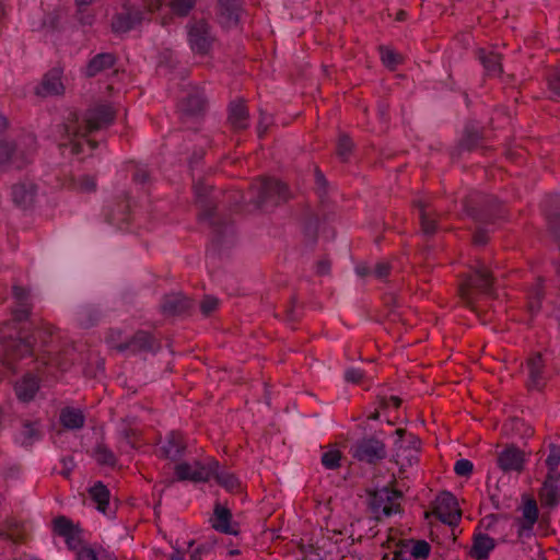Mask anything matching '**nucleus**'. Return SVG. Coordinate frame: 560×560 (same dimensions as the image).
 Wrapping results in <instances>:
<instances>
[{"label": "nucleus", "instance_id": "62", "mask_svg": "<svg viewBox=\"0 0 560 560\" xmlns=\"http://www.w3.org/2000/svg\"><path fill=\"white\" fill-rule=\"evenodd\" d=\"M202 212H201V219L202 220H211L213 217V208H208L207 205H202Z\"/></svg>", "mask_w": 560, "mask_h": 560}, {"label": "nucleus", "instance_id": "9", "mask_svg": "<svg viewBox=\"0 0 560 560\" xmlns=\"http://www.w3.org/2000/svg\"><path fill=\"white\" fill-rule=\"evenodd\" d=\"M352 456L361 462L374 464L386 456V448L382 441L368 438L358 441L351 448Z\"/></svg>", "mask_w": 560, "mask_h": 560}, {"label": "nucleus", "instance_id": "64", "mask_svg": "<svg viewBox=\"0 0 560 560\" xmlns=\"http://www.w3.org/2000/svg\"><path fill=\"white\" fill-rule=\"evenodd\" d=\"M170 560H185V558L183 553H180L178 550H175Z\"/></svg>", "mask_w": 560, "mask_h": 560}, {"label": "nucleus", "instance_id": "60", "mask_svg": "<svg viewBox=\"0 0 560 560\" xmlns=\"http://www.w3.org/2000/svg\"><path fill=\"white\" fill-rule=\"evenodd\" d=\"M269 122H270L269 117L262 116L260 118V121L257 127L259 137H262V135L267 131V127H268Z\"/></svg>", "mask_w": 560, "mask_h": 560}, {"label": "nucleus", "instance_id": "20", "mask_svg": "<svg viewBox=\"0 0 560 560\" xmlns=\"http://www.w3.org/2000/svg\"><path fill=\"white\" fill-rule=\"evenodd\" d=\"M143 3L151 12L164 10L166 13L185 15L194 7L195 0H143Z\"/></svg>", "mask_w": 560, "mask_h": 560}, {"label": "nucleus", "instance_id": "2", "mask_svg": "<svg viewBox=\"0 0 560 560\" xmlns=\"http://www.w3.org/2000/svg\"><path fill=\"white\" fill-rule=\"evenodd\" d=\"M36 150V139L32 135L18 141L0 140V167L22 168L28 164Z\"/></svg>", "mask_w": 560, "mask_h": 560}, {"label": "nucleus", "instance_id": "39", "mask_svg": "<svg viewBox=\"0 0 560 560\" xmlns=\"http://www.w3.org/2000/svg\"><path fill=\"white\" fill-rule=\"evenodd\" d=\"M548 467V474H559L557 468L560 464V445L549 444V454L545 460Z\"/></svg>", "mask_w": 560, "mask_h": 560}, {"label": "nucleus", "instance_id": "4", "mask_svg": "<svg viewBox=\"0 0 560 560\" xmlns=\"http://www.w3.org/2000/svg\"><path fill=\"white\" fill-rule=\"evenodd\" d=\"M217 468L218 462L214 459H208L205 463L199 460L182 462L175 466L174 472L179 481L206 482L212 478Z\"/></svg>", "mask_w": 560, "mask_h": 560}, {"label": "nucleus", "instance_id": "22", "mask_svg": "<svg viewBox=\"0 0 560 560\" xmlns=\"http://www.w3.org/2000/svg\"><path fill=\"white\" fill-rule=\"evenodd\" d=\"M205 108L206 98L203 93L198 89H192L184 95L178 103V109L187 116L199 115Z\"/></svg>", "mask_w": 560, "mask_h": 560}, {"label": "nucleus", "instance_id": "32", "mask_svg": "<svg viewBox=\"0 0 560 560\" xmlns=\"http://www.w3.org/2000/svg\"><path fill=\"white\" fill-rule=\"evenodd\" d=\"M416 206L419 209L421 229L423 233L433 234L436 231L434 211L423 200H417Z\"/></svg>", "mask_w": 560, "mask_h": 560}, {"label": "nucleus", "instance_id": "37", "mask_svg": "<svg viewBox=\"0 0 560 560\" xmlns=\"http://www.w3.org/2000/svg\"><path fill=\"white\" fill-rule=\"evenodd\" d=\"M341 457V452L331 447L322 454V464L326 469H336L340 466Z\"/></svg>", "mask_w": 560, "mask_h": 560}, {"label": "nucleus", "instance_id": "19", "mask_svg": "<svg viewBox=\"0 0 560 560\" xmlns=\"http://www.w3.org/2000/svg\"><path fill=\"white\" fill-rule=\"evenodd\" d=\"M211 524L212 527L220 533L229 535L238 534V525L232 521V513L230 509L219 502L214 505Z\"/></svg>", "mask_w": 560, "mask_h": 560}, {"label": "nucleus", "instance_id": "45", "mask_svg": "<svg viewBox=\"0 0 560 560\" xmlns=\"http://www.w3.org/2000/svg\"><path fill=\"white\" fill-rule=\"evenodd\" d=\"M352 150V141L347 136H340L337 144V154L342 161H347Z\"/></svg>", "mask_w": 560, "mask_h": 560}, {"label": "nucleus", "instance_id": "46", "mask_svg": "<svg viewBox=\"0 0 560 560\" xmlns=\"http://www.w3.org/2000/svg\"><path fill=\"white\" fill-rule=\"evenodd\" d=\"M505 525H508L506 522L504 523H501L500 520L494 516V515H489V516H486L483 517L480 523H479V528H483L486 530H489V532H493V533H497V528L498 527H504Z\"/></svg>", "mask_w": 560, "mask_h": 560}, {"label": "nucleus", "instance_id": "36", "mask_svg": "<svg viewBox=\"0 0 560 560\" xmlns=\"http://www.w3.org/2000/svg\"><path fill=\"white\" fill-rule=\"evenodd\" d=\"M40 436L36 423L24 422L20 432V440L23 445H31Z\"/></svg>", "mask_w": 560, "mask_h": 560}, {"label": "nucleus", "instance_id": "11", "mask_svg": "<svg viewBox=\"0 0 560 560\" xmlns=\"http://www.w3.org/2000/svg\"><path fill=\"white\" fill-rule=\"evenodd\" d=\"M434 514L443 523L451 526L457 525L462 517L457 500L451 492H442L436 497Z\"/></svg>", "mask_w": 560, "mask_h": 560}, {"label": "nucleus", "instance_id": "63", "mask_svg": "<svg viewBox=\"0 0 560 560\" xmlns=\"http://www.w3.org/2000/svg\"><path fill=\"white\" fill-rule=\"evenodd\" d=\"M8 119L7 117L0 115V133L3 132L8 128Z\"/></svg>", "mask_w": 560, "mask_h": 560}, {"label": "nucleus", "instance_id": "34", "mask_svg": "<svg viewBox=\"0 0 560 560\" xmlns=\"http://www.w3.org/2000/svg\"><path fill=\"white\" fill-rule=\"evenodd\" d=\"M212 477L215 478L217 482L230 492H236L240 490V480L229 470H220L219 467L213 472Z\"/></svg>", "mask_w": 560, "mask_h": 560}, {"label": "nucleus", "instance_id": "10", "mask_svg": "<svg viewBox=\"0 0 560 560\" xmlns=\"http://www.w3.org/2000/svg\"><path fill=\"white\" fill-rule=\"evenodd\" d=\"M188 40L191 49L196 54L206 55L212 47L214 37L208 23L205 21H194L188 26Z\"/></svg>", "mask_w": 560, "mask_h": 560}, {"label": "nucleus", "instance_id": "42", "mask_svg": "<svg viewBox=\"0 0 560 560\" xmlns=\"http://www.w3.org/2000/svg\"><path fill=\"white\" fill-rule=\"evenodd\" d=\"M54 529L58 535L69 537L72 535L73 525L66 516H58L54 520Z\"/></svg>", "mask_w": 560, "mask_h": 560}, {"label": "nucleus", "instance_id": "3", "mask_svg": "<svg viewBox=\"0 0 560 560\" xmlns=\"http://www.w3.org/2000/svg\"><path fill=\"white\" fill-rule=\"evenodd\" d=\"M493 277L485 264L478 262L474 268V273L467 277L459 285L460 299L467 304L472 305L480 294L490 295L492 293Z\"/></svg>", "mask_w": 560, "mask_h": 560}, {"label": "nucleus", "instance_id": "49", "mask_svg": "<svg viewBox=\"0 0 560 560\" xmlns=\"http://www.w3.org/2000/svg\"><path fill=\"white\" fill-rule=\"evenodd\" d=\"M381 58L383 63L389 68H394L400 62L399 55L389 48L381 49Z\"/></svg>", "mask_w": 560, "mask_h": 560}, {"label": "nucleus", "instance_id": "31", "mask_svg": "<svg viewBox=\"0 0 560 560\" xmlns=\"http://www.w3.org/2000/svg\"><path fill=\"white\" fill-rule=\"evenodd\" d=\"M229 122L235 130H243L248 127V112L243 102L231 103Z\"/></svg>", "mask_w": 560, "mask_h": 560}, {"label": "nucleus", "instance_id": "23", "mask_svg": "<svg viewBox=\"0 0 560 560\" xmlns=\"http://www.w3.org/2000/svg\"><path fill=\"white\" fill-rule=\"evenodd\" d=\"M494 548L495 540L492 537L483 533H476L469 555L476 560H487Z\"/></svg>", "mask_w": 560, "mask_h": 560}, {"label": "nucleus", "instance_id": "24", "mask_svg": "<svg viewBox=\"0 0 560 560\" xmlns=\"http://www.w3.org/2000/svg\"><path fill=\"white\" fill-rule=\"evenodd\" d=\"M13 296L16 302V306L13 311V318L16 322H23L28 318L32 304L30 302V293L22 287H13Z\"/></svg>", "mask_w": 560, "mask_h": 560}, {"label": "nucleus", "instance_id": "57", "mask_svg": "<svg viewBox=\"0 0 560 560\" xmlns=\"http://www.w3.org/2000/svg\"><path fill=\"white\" fill-rule=\"evenodd\" d=\"M39 331H40V334L44 335L43 341L47 342V337H51L54 335L55 327L49 323L43 322L40 324Z\"/></svg>", "mask_w": 560, "mask_h": 560}, {"label": "nucleus", "instance_id": "1", "mask_svg": "<svg viewBox=\"0 0 560 560\" xmlns=\"http://www.w3.org/2000/svg\"><path fill=\"white\" fill-rule=\"evenodd\" d=\"M115 114L114 108L107 104L89 108L82 122H79L77 114L71 113L62 127L66 140L60 143V147L69 149L71 154L83 152V142L94 149L95 143L85 139V137L92 131L109 126L115 118Z\"/></svg>", "mask_w": 560, "mask_h": 560}, {"label": "nucleus", "instance_id": "38", "mask_svg": "<svg viewBox=\"0 0 560 560\" xmlns=\"http://www.w3.org/2000/svg\"><path fill=\"white\" fill-rule=\"evenodd\" d=\"M522 515L521 517L526 520L527 522H532L534 524L537 523L539 511L537 503L534 499H527L524 501L521 508Z\"/></svg>", "mask_w": 560, "mask_h": 560}, {"label": "nucleus", "instance_id": "56", "mask_svg": "<svg viewBox=\"0 0 560 560\" xmlns=\"http://www.w3.org/2000/svg\"><path fill=\"white\" fill-rule=\"evenodd\" d=\"M109 221L121 228L122 224L128 223V214L125 211H119L118 213L113 212L109 217Z\"/></svg>", "mask_w": 560, "mask_h": 560}, {"label": "nucleus", "instance_id": "55", "mask_svg": "<svg viewBox=\"0 0 560 560\" xmlns=\"http://www.w3.org/2000/svg\"><path fill=\"white\" fill-rule=\"evenodd\" d=\"M150 177L149 171L145 167H136L133 172V180L139 184H144Z\"/></svg>", "mask_w": 560, "mask_h": 560}, {"label": "nucleus", "instance_id": "50", "mask_svg": "<svg viewBox=\"0 0 560 560\" xmlns=\"http://www.w3.org/2000/svg\"><path fill=\"white\" fill-rule=\"evenodd\" d=\"M219 305V300L214 296H205L200 304V310L205 316L211 315Z\"/></svg>", "mask_w": 560, "mask_h": 560}, {"label": "nucleus", "instance_id": "25", "mask_svg": "<svg viewBox=\"0 0 560 560\" xmlns=\"http://www.w3.org/2000/svg\"><path fill=\"white\" fill-rule=\"evenodd\" d=\"M241 7L238 0H219V14L223 25L232 27L240 20Z\"/></svg>", "mask_w": 560, "mask_h": 560}, {"label": "nucleus", "instance_id": "5", "mask_svg": "<svg viewBox=\"0 0 560 560\" xmlns=\"http://www.w3.org/2000/svg\"><path fill=\"white\" fill-rule=\"evenodd\" d=\"M395 433L398 440L395 442V462L400 468L412 466L418 462V453L420 447V440L413 434H408L405 439L406 431L397 429Z\"/></svg>", "mask_w": 560, "mask_h": 560}, {"label": "nucleus", "instance_id": "47", "mask_svg": "<svg viewBox=\"0 0 560 560\" xmlns=\"http://www.w3.org/2000/svg\"><path fill=\"white\" fill-rule=\"evenodd\" d=\"M75 186L82 192H91L96 188V180L91 175H83L77 179Z\"/></svg>", "mask_w": 560, "mask_h": 560}, {"label": "nucleus", "instance_id": "40", "mask_svg": "<svg viewBox=\"0 0 560 560\" xmlns=\"http://www.w3.org/2000/svg\"><path fill=\"white\" fill-rule=\"evenodd\" d=\"M542 295V284L540 281H538L528 294V308L530 313H536L539 311Z\"/></svg>", "mask_w": 560, "mask_h": 560}, {"label": "nucleus", "instance_id": "8", "mask_svg": "<svg viewBox=\"0 0 560 560\" xmlns=\"http://www.w3.org/2000/svg\"><path fill=\"white\" fill-rule=\"evenodd\" d=\"M401 492L388 487L377 489L372 495V506L376 513L390 516L400 512Z\"/></svg>", "mask_w": 560, "mask_h": 560}, {"label": "nucleus", "instance_id": "61", "mask_svg": "<svg viewBox=\"0 0 560 560\" xmlns=\"http://www.w3.org/2000/svg\"><path fill=\"white\" fill-rule=\"evenodd\" d=\"M488 241V236L485 232H477L475 235H474V242L475 244H478V245H483L486 244Z\"/></svg>", "mask_w": 560, "mask_h": 560}, {"label": "nucleus", "instance_id": "30", "mask_svg": "<svg viewBox=\"0 0 560 560\" xmlns=\"http://www.w3.org/2000/svg\"><path fill=\"white\" fill-rule=\"evenodd\" d=\"M59 420L66 429L78 430L84 425L85 417L78 408L65 407L60 410Z\"/></svg>", "mask_w": 560, "mask_h": 560}, {"label": "nucleus", "instance_id": "6", "mask_svg": "<svg viewBox=\"0 0 560 560\" xmlns=\"http://www.w3.org/2000/svg\"><path fill=\"white\" fill-rule=\"evenodd\" d=\"M256 194V203L261 207L268 202L278 203L288 199V187L278 179H261L252 186Z\"/></svg>", "mask_w": 560, "mask_h": 560}, {"label": "nucleus", "instance_id": "35", "mask_svg": "<svg viewBox=\"0 0 560 560\" xmlns=\"http://www.w3.org/2000/svg\"><path fill=\"white\" fill-rule=\"evenodd\" d=\"M90 495L96 504L97 510L105 513L109 501L108 489L103 483L98 482L90 489Z\"/></svg>", "mask_w": 560, "mask_h": 560}, {"label": "nucleus", "instance_id": "54", "mask_svg": "<svg viewBox=\"0 0 560 560\" xmlns=\"http://www.w3.org/2000/svg\"><path fill=\"white\" fill-rule=\"evenodd\" d=\"M345 377L348 382L357 384L363 378V372L358 369H349L346 371Z\"/></svg>", "mask_w": 560, "mask_h": 560}, {"label": "nucleus", "instance_id": "58", "mask_svg": "<svg viewBox=\"0 0 560 560\" xmlns=\"http://www.w3.org/2000/svg\"><path fill=\"white\" fill-rule=\"evenodd\" d=\"M330 269V262L326 259H323L317 262L316 270L318 275H326Z\"/></svg>", "mask_w": 560, "mask_h": 560}, {"label": "nucleus", "instance_id": "41", "mask_svg": "<svg viewBox=\"0 0 560 560\" xmlns=\"http://www.w3.org/2000/svg\"><path fill=\"white\" fill-rule=\"evenodd\" d=\"M133 348L139 350H150L153 347V338L149 332H137L131 341Z\"/></svg>", "mask_w": 560, "mask_h": 560}, {"label": "nucleus", "instance_id": "15", "mask_svg": "<svg viewBox=\"0 0 560 560\" xmlns=\"http://www.w3.org/2000/svg\"><path fill=\"white\" fill-rule=\"evenodd\" d=\"M540 504L552 510L560 503V474H548L539 491Z\"/></svg>", "mask_w": 560, "mask_h": 560}, {"label": "nucleus", "instance_id": "43", "mask_svg": "<svg viewBox=\"0 0 560 560\" xmlns=\"http://www.w3.org/2000/svg\"><path fill=\"white\" fill-rule=\"evenodd\" d=\"M95 457L101 464L114 465L116 462L114 453L103 444L96 446Z\"/></svg>", "mask_w": 560, "mask_h": 560}, {"label": "nucleus", "instance_id": "17", "mask_svg": "<svg viewBox=\"0 0 560 560\" xmlns=\"http://www.w3.org/2000/svg\"><path fill=\"white\" fill-rule=\"evenodd\" d=\"M498 466L504 472H521L524 468L525 455L515 446H506L498 455Z\"/></svg>", "mask_w": 560, "mask_h": 560}, {"label": "nucleus", "instance_id": "27", "mask_svg": "<svg viewBox=\"0 0 560 560\" xmlns=\"http://www.w3.org/2000/svg\"><path fill=\"white\" fill-rule=\"evenodd\" d=\"M191 307V301L179 293L165 295L161 304L164 314L176 315Z\"/></svg>", "mask_w": 560, "mask_h": 560}, {"label": "nucleus", "instance_id": "26", "mask_svg": "<svg viewBox=\"0 0 560 560\" xmlns=\"http://www.w3.org/2000/svg\"><path fill=\"white\" fill-rule=\"evenodd\" d=\"M38 388L39 381L32 374L24 375L19 382H16L14 387L18 398L22 401L32 400L35 397Z\"/></svg>", "mask_w": 560, "mask_h": 560}, {"label": "nucleus", "instance_id": "52", "mask_svg": "<svg viewBox=\"0 0 560 560\" xmlns=\"http://www.w3.org/2000/svg\"><path fill=\"white\" fill-rule=\"evenodd\" d=\"M549 88L556 95L560 96V69L550 77Z\"/></svg>", "mask_w": 560, "mask_h": 560}, {"label": "nucleus", "instance_id": "33", "mask_svg": "<svg viewBox=\"0 0 560 560\" xmlns=\"http://www.w3.org/2000/svg\"><path fill=\"white\" fill-rule=\"evenodd\" d=\"M479 58L488 73L491 77H498L502 73L501 55L494 51L486 52L480 50Z\"/></svg>", "mask_w": 560, "mask_h": 560}, {"label": "nucleus", "instance_id": "28", "mask_svg": "<svg viewBox=\"0 0 560 560\" xmlns=\"http://www.w3.org/2000/svg\"><path fill=\"white\" fill-rule=\"evenodd\" d=\"M116 58L113 54L102 52L94 56L85 68L86 77H95L115 66Z\"/></svg>", "mask_w": 560, "mask_h": 560}, {"label": "nucleus", "instance_id": "51", "mask_svg": "<svg viewBox=\"0 0 560 560\" xmlns=\"http://www.w3.org/2000/svg\"><path fill=\"white\" fill-rule=\"evenodd\" d=\"M472 469H474V465L468 459H459L455 463V466H454V471L458 476H463V477H468L472 472Z\"/></svg>", "mask_w": 560, "mask_h": 560}, {"label": "nucleus", "instance_id": "12", "mask_svg": "<svg viewBox=\"0 0 560 560\" xmlns=\"http://www.w3.org/2000/svg\"><path fill=\"white\" fill-rule=\"evenodd\" d=\"M431 547L425 540H402L393 552V560H425Z\"/></svg>", "mask_w": 560, "mask_h": 560}, {"label": "nucleus", "instance_id": "14", "mask_svg": "<svg viewBox=\"0 0 560 560\" xmlns=\"http://www.w3.org/2000/svg\"><path fill=\"white\" fill-rule=\"evenodd\" d=\"M33 353V345L26 339H10L0 342V355L4 364L10 365L12 360L24 358Z\"/></svg>", "mask_w": 560, "mask_h": 560}, {"label": "nucleus", "instance_id": "48", "mask_svg": "<svg viewBox=\"0 0 560 560\" xmlns=\"http://www.w3.org/2000/svg\"><path fill=\"white\" fill-rule=\"evenodd\" d=\"M392 268L388 261H378L373 267V277L377 280H385L389 276Z\"/></svg>", "mask_w": 560, "mask_h": 560}, {"label": "nucleus", "instance_id": "21", "mask_svg": "<svg viewBox=\"0 0 560 560\" xmlns=\"http://www.w3.org/2000/svg\"><path fill=\"white\" fill-rule=\"evenodd\" d=\"M63 92L62 70L59 68H54L48 71L36 90V93L42 96L61 95Z\"/></svg>", "mask_w": 560, "mask_h": 560}, {"label": "nucleus", "instance_id": "29", "mask_svg": "<svg viewBox=\"0 0 560 560\" xmlns=\"http://www.w3.org/2000/svg\"><path fill=\"white\" fill-rule=\"evenodd\" d=\"M26 528L23 523L15 518L7 520L0 527V538L10 540L14 544L25 538Z\"/></svg>", "mask_w": 560, "mask_h": 560}, {"label": "nucleus", "instance_id": "53", "mask_svg": "<svg viewBox=\"0 0 560 560\" xmlns=\"http://www.w3.org/2000/svg\"><path fill=\"white\" fill-rule=\"evenodd\" d=\"M77 560H98L95 551L92 548L83 547L77 553Z\"/></svg>", "mask_w": 560, "mask_h": 560}, {"label": "nucleus", "instance_id": "59", "mask_svg": "<svg viewBox=\"0 0 560 560\" xmlns=\"http://www.w3.org/2000/svg\"><path fill=\"white\" fill-rule=\"evenodd\" d=\"M355 271L360 277L373 276V268L366 265H358Z\"/></svg>", "mask_w": 560, "mask_h": 560}, {"label": "nucleus", "instance_id": "16", "mask_svg": "<svg viewBox=\"0 0 560 560\" xmlns=\"http://www.w3.org/2000/svg\"><path fill=\"white\" fill-rule=\"evenodd\" d=\"M38 194V186L31 179H24L14 184L11 188L13 202L21 208H28L34 205Z\"/></svg>", "mask_w": 560, "mask_h": 560}, {"label": "nucleus", "instance_id": "13", "mask_svg": "<svg viewBox=\"0 0 560 560\" xmlns=\"http://www.w3.org/2000/svg\"><path fill=\"white\" fill-rule=\"evenodd\" d=\"M527 380L529 390H541L548 381L545 372V362L540 353H535L526 361Z\"/></svg>", "mask_w": 560, "mask_h": 560}, {"label": "nucleus", "instance_id": "44", "mask_svg": "<svg viewBox=\"0 0 560 560\" xmlns=\"http://www.w3.org/2000/svg\"><path fill=\"white\" fill-rule=\"evenodd\" d=\"M534 523L527 522L526 520L518 517L515 521L517 538L523 540L524 538H529L533 535Z\"/></svg>", "mask_w": 560, "mask_h": 560}, {"label": "nucleus", "instance_id": "18", "mask_svg": "<svg viewBox=\"0 0 560 560\" xmlns=\"http://www.w3.org/2000/svg\"><path fill=\"white\" fill-rule=\"evenodd\" d=\"M142 20V13L130 5H124L115 14L112 21V28L115 33H126L133 28Z\"/></svg>", "mask_w": 560, "mask_h": 560}, {"label": "nucleus", "instance_id": "7", "mask_svg": "<svg viewBox=\"0 0 560 560\" xmlns=\"http://www.w3.org/2000/svg\"><path fill=\"white\" fill-rule=\"evenodd\" d=\"M186 447L187 444L183 434L178 431H171L163 439H160L155 454L159 458L177 462L184 456Z\"/></svg>", "mask_w": 560, "mask_h": 560}]
</instances>
